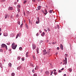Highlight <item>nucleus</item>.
<instances>
[{
    "instance_id": "774afa93",
    "label": "nucleus",
    "mask_w": 76,
    "mask_h": 76,
    "mask_svg": "<svg viewBox=\"0 0 76 76\" xmlns=\"http://www.w3.org/2000/svg\"><path fill=\"white\" fill-rule=\"evenodd\" d=\"M45 12H47V10H45Z\"/></svg>"
},
{
    "instance_id": "72a5a7b5",
    "label": "nucleus",
    "mask_w": 76,
    "mask_h": 76,
    "mask_svg": "<svg viewBox=\"0 0 76 76\" xmlns=\"http://www.w3.org/2000/svg\"><path fill=\"white\" fill-rule=\"evenodd\" d=\"M18 25H20V21H18Z\"/></svg>"
},
{
    "instance_id": "f257e3e1",
    "label": "nucleus",
    "mask_w": 76,
    "mask_h": 76,
    "mask_svg": "<svg viewBox=\"0 0 76 76\" xmlns=\"http://www.w3.org/2000/svg\"><path fill=\"white\" fill-rule=\"evenodd\" d=\"M15 43H13L12 45V48L13 50H15L16 49V48L17 47V45H15Z\"/></svg>"
},
{
    "instance_id": "b1692460",
    "label": "nucleus",
    "mask_w": 76,
    "mask_h": 76,
    "mask_svg": "<svg viewBox=\"0 0 76 76\" xmlns=\"http://www.w3.org/2000/svg\"><path fill=\"white\" fill-rule=\"evenodd\" d=\"M36 23H37V24H38V23H39V21H36Z\"/></svg>"
},
{
    "instance_id": "de8ad7c7",
    "label": "nucleus",
    "mask_w": 76,
    "mask_h": 76,
    "mask_svg": "<svg viewBox=\"0 0 76 76\" xmlns=\"http://www.w3.org/2000/svg\"><path fill=\"white\" fill-rule=\"evenodd\" d=\"M27 2V1H24V2H23V3H24V4H25Z\"/></svg>"
},
{
    "instance_id": "2f4dec72",
    "label": "nucleus",
    "mask_w": 76,
    "mask_h": 76,
    "mask_svg": "<svg viewBox=\"0 0 76 76\" xmlns=\"http://www.w3.org/2000/svg\"><path fill=\"white\" fill-rule=\"evenodd\" d=\"M21 60H22V61H24V60H25V58H22Z\"/></svg>"
},
{
    "instance_id": "bf43d9fd",
    "label": "nucleus",
    "mask_w": 76,
    "mask_h": 76,
    "mask_svg": "<svg viewBox=\"0 0 76 76\" xmlns=\"http://www.w3.org/2000/svg\"><path fill=\"white\" fill-rule=\"evenodd\" d=\"M9 51H11V49H9Z\"/></svg>"
},
{
    "instance_id": "680f3d73",
    "label": "nucleus",
    "mask_w": 76,
    "mask_h": 76,
    "mask_svg": "<svg viewBox=\"0 0 76 76\" xmlns=\"http://www.w3.org/2000/svg\"><path fill=\"white\" fill-rule=\"evenodd\" d=\"M66 76V74H64V76Z\"/></svg>"
},
{
    "instance_id": "dca6fc26",
    "label": "nucleus",
    "mask_w": 76,
    "mask_h": 76,
    "mask_svg": "<svg viewBox=\"0 0 76 76\" xmlns=\"http://www.w3.org/2000/svg\"><path fill=\"white\" fill-rule=\"evenodd\" d=\"M25 26L26 28H27V29H28V25H27L26 23L25 24Z\"/></svg>"
},
{
    "instance_id": "69168bd1",
    "label": "nucleus",
    "mask_w": 76,
    "mask_h": 76,
    "mask_svg": "<svg viewBox=\"0 0 76 76\" xmlns=\"http://www.w3.org/2000/svg\"><path fill=\"white\" fill-rule=\"evenodd\" d=\"M1 35V33H0V36Z\"/></svg>"
},
{
    "instance_id": "052dcab7",
    "label": "nucleus",
    "mask_w": 76,
    "mask_h": 76,
    "mask_svg": "<svg viewBox=\"0 0 76 76\" xmlns=\"http://www.w3.org/2000/svg\"><path fill=\"white\" fill-rule=\"evenodd\" d=\"M6 1V0H3V2H4Z\"/></svg>"
},
{
    "instance_id": "5701e85b",
    "label": "nucleus",
    "mask_w": 76,
    "mask_h": 76,
    "mask_svg": "<svg viewBox=\"0 0 76 76\" xmlns=\"http://www.w3.org/2000/svg\"><path fill=\"white\" fill-rule=\"evenodd\" d=\"M45 73L47 74H48V73H49V72L48 71H46L45 72Z\"/></svg>"
},
{
    "instance_id": "412c9836",
    "label": "nucleus",
    "mask_w": 76,
    "mask_h": 76,
    "mask_svg": "<svg viewBox=\"0 0 76 76\" xmlns=\"http://www.w3.org/2000/svg\"><path fill=\"white\" fill-rule=\"evenodd\" d=\"M19 49L20 50V51H22V48L20 47L19 48Z\"/></svg>"
},
{
    "instance_id": "423d86ee",
    "label": "nucleus",
    "mask_w": 76,
    "mask_h": 76,
    "mask_svg": "<svg viewBox=\"0 0 76 76\" xmlns=\"http://www.w3.org/2000/svg\"><path fill=\"white\" fill-rule=\"evenodd\" d=\"M20 33L19 34H18L16 36V38L17 39V38H18V37H20Z\"/></svg>"
},
{
    "instance_id": "0e129e2a",
    "label": "nucleus",
    "mask_w": 76,
    "mask_h": 76,
    "mask_svg": "<svg viewBox=\"0 0 76 76\" xmlns=\"http://www.w3.org/2000/svg\"><path fill=\"white\" fill-rule=\"evenodd\" d=\"M1 29L0 28V32H1Z\"/></svg>"
},
{
    "instance_id": "5fc2aeb1",
    "label": "nucleus",
    "mask_w": 76,
    "mask_h": 76,
    "mask_svg": "<svg viewBox=\"0 0 76 76\" xmlns=\"http://www.w3.org/2000/svg\"><path fill=\"white\" fill-rule=\"evenodd\" d=\"M44 31H45V32H47L48 30H46L45 29H44Z\"/></svg>"
},
{
    "instance_id": "c85d7f7f",
    "label": "nucleus",
    "mask_w": 76,
    "mask_h": 76,
    "mask_svg": "<svg viewBox=\"0 0 76 76\" xmlns=\"http://www.w3.org/2000/svg\"><path fill=\"white\" fill-rule=\"evenodd\" d=\"M65 57H67L68 56V55L67 54H65L64 55Z\"/></svg>"
},
{
    "instance_id": "2eb2a0df",
    "label": "nucleus",
    "mask_w": 76,
    "mask_h": 76,
    "mask_svg": "<svg viewBox=\"0 0 76 76\" xmlns=\"http://www.w3.org/2000/svg\"><path fill=\"white\" fill-rule=\"evenodd\" d=\"M38 9L39 10H40L41 9V6H39L37 7Z\"/></svg>"
},
{
    "instance_id": "c03bdc74",
    "label": "nucleus",
    "mask_w": 76,
    "mask_h": 76,
    "mask_svg": "<svg viewBox=\"0 0 76 76\" xmlns=\"http://www.w3.org/2000/svg\"><path fill=\"white\" fill-rule=\"evenodd\" d=\"M18 12H20V9H18Z\"/></svg>"
},
{
    "instance_id": "3c124183",
    "label": "nucleus",
    "mask_w": 76,
    "mask_h": 76,
    "mask_svg": "<svg viewBox=\"0 0 76 76\" xmlns=\"http://www.w3.org/2000/svg\"><path fill=\"white\" fill-rule=\"evenodd\" d=\"M18 7H19V8H20V5H18Z\"/></svg>"
},
{
    "instance_id": "7c9ffc66",
    "label": "nucleus",
    "mask_w": 76,
    "mask_h": 76,
    "mask_svg": "<svg viewBox=\"0 0 76 76\" xmlns=\"http://www.w3.org/2000/svg\"><path fill=\"white\" fill-rule=\"evenodd\" d=\"M57 28H58V29H59V25H57Z\"/></svg>"
},
{
    "instance_id": "6e6d98bb",
    "label": "nucleus",
    "mask_w": 76,
    "mask_h": 76,
    "mask_svg": "<svg viewBox=\"0 0 76 76\" xmlns=\"http://www.w3.org/2000/svg\"><path fill=\"white\" fill-rule=\"evenodd\" d=\"M32 1H33L34 2H35V0H32Z\"/></svg>"
},
{
    "instance_id": "e433bc0d",
    "label": "nucleus",
    "mask_w": 76,
    "mask_h": 76,
    "mask_svg": "<svg viewBox=\"0 0 76 76\" xmlns=\"http://www.w3.org/2000/svg\"><path fill=\"white\" fill-rule=\"evenodd\" d=\"M52 44H56V42H53L52 43Z\"/></svg>"
},
{
    "instance_id": "20e7f679",
    "label": "nucleus",
    "mask_w": 76,
    "mask_h": 76,
    "mask_svg": "<svg viewBox=\"0 0 76 76\" xmlns=\"http://www.w3.org/2000/svg\"><path fill=\"white\" fill-rule=\"evenodd\" d=\"M9 18V15L7 14H5V19H7V18Z\"/></svg>"
},
{
    "instance_id": "4c0bfd02",
    "label": "nucleus",
    "mask_w": 76,
    "mask_h": 76,
    "mask_svg": "<svg viewBox=\"0 0 76 76\" xmlns=\"http://www.w3.org/2000/svg\"><path fill=\"white\" fill-rule=\"evenodd\" d=\"M17 2H15L14 3V4H15V5H16V4H17Z\"/></svg>"
},
{
    "instance_id": "6e6552de",
    "label": "nucleus",
    "mask_w": 76,
    "mask_h": 76,
    "mask_svg": "<svg viewBox=\"0 0 76 76\" xmlns=\"http://www.w3.org/2000/svg\"><path fill=\"white\" fill-rule=\"evenodd\" d=\"M60 45H61L60 46V48L62 50H63V45L61 44Z\"/></svg>"
},
{
    "instance_id": "ea45409f",
    "label": "nucleus",
    "mask_w": 76,
    "mask_h": 76,
    "mask_svg": "<svg viewBox=\"0 0 76 76\" xmlns=\"http://www.w3.org/2000/svg\"><path fill=\"white\" fill-rule=\"evenodd\" d=\"M36 35L37 37H38V36H39V34H38V33H37L36 34Z\"/></svg>"
},
{
    "instance_id": "f3484780",
    "label": "nucleus",
    "mask_w": 76,
    "mask_h": 76,
    "mask_svg": "<svg viewBox=\"0 0 76 76\" xmlns=\"http://www.w3.org/2000/svg\"><path fill=\"white\" fill-rule=\"evenodd\" d=\"M0 67L1 68V69L3 68V67L2 66V64L1 63H0Z\"/></svg>"
},
{
    "instance_id": "473e14b6",
    "label": "nucleus",
    "mask_w": 76,
    "mask_h": 76,
    "mask_svg": "<svg viewBox=\"0 0 76 76\" xmlns=\"http://www.w3.org/2000/svg\"><path fill=\"white\" fill-rule=\"evenodd\" d=\"M42 42H43V41L42 40H41V41H40V45H41V43H42Z\"/></svg>"
},
{
    "instance_id": "a878e982",
    "label": "nucleus",
    "mask_w": 76,
    "mask_h": 76,
    "mask_svg": "<svg viewBox=\"0 0 76 76\" xmlns=\"http://www.w3.org/2000/svg\"><path fill=\"white\" fill-rule=\"evenodd\" d=\"M37 21H39V17H37Z\"/></svg>"
},
{
    "instance_id": "f03ea898",
    "label": "nucleus",
    "mask_w": 76,
    "mask_h": 76,
    "mask_svg": "<svg viewBox=\"0 0 76 76\" xmlns=\"http://www.w3.org/2000/svg\"><path fill=\"white\" fill-rule=\"evenodd\" d=\"M1 48H5L7 50V47L6 45L4 44H2L1 45Z\"/></svg>"
},
{
    "instance_id": "79ce46f5",
    "label": "nucleus",
    "mask_w": 76,
    "mask_h": 76,
    "mask_svg": "<svg viewBox=\"0 0 76 76\" xmlns=\"http://www.w3.org/2000/svg\"><path fill=\"white\" fill-rule=\"evenodd\" d=\"M43 53H45V52H46V50H45V49L43 50Z\"/></svg>"
},
{
    "instance_id": "864d4df0",
    "label": "nucleus",
    "mask_w": 76,
    "mask_h": 76,
    "mask_svg": "<svg viewBox=\"0 0 76 76\" xmlns=\"http://www.w3.org/2000/svg\"><path fill=\"white\" fill-rule=\"evenodd\" d=\"M64 70V68H62L61 69V70Z\"/></svg>"
},
{
    "instance_id": "c9c22d12",
    "label": "nucleus",
    "mask_w": 76,
    "mask_h": 76,
    "mask_svg": "<svg viewBox=\"0 0 76 76\" xmlns=\"http://www.w3.org/2000/svg\"><path fill=\"white\" fill-rule=\"evenodd\" d=\"M0 51L1 52H3V49H0Z\"/></svg>"
},
{
    "instance_id": "a19ab883",
    "label": "nucleus",
    "mask_w": 76,
    "mask_h": 76,
    "mask_svg": "<svg viewBox=\"0 0 76 76\" xmlns=\"http://www.w3.org/2000/svg\"><path fill=\"white\" fill-rule=\"evenodd\" d=\"M69 72H72V69H69Z\"/></svg>"
},
{
    "instance_id": "6ab92c4d",
    "label": "nucleus",
    "mask_w": 76,
    "mask_h": 76,
    "mask_svg": "<svg viewBox=\"0 0 76 76\" xmlns=\"http://www.w3.org/2000/svg\"><path fill=\"white\" fill-rule=\"evenodd\" d=\"M48 53V52H45V53H43V54L44 55H45V54H47Z\"/></svg>"
},
{
    "instance_id": "1a4fd4ad",
    "label": "nucleus",
    "mask_w": 76,
    "mask_h": 76,
    "mask_svg": "<svg viewBox=\"0 0 76 76\" xmlns=\"http://www.w3.org/2000/svg\"><path fill=\"white\" fill-rule=\"evenodd\" d=\"M36 50L37 52V53L38 54L39 53V48H37Z\"/></svg>"
},
{
    "instance_id": "58836bf2",
    "label": "nucleus",
    "mask_w": 76,
    "mask_h": 76,
    "mask_svg": "<svg viewBox=\"0 0 76 76\" xmlns=\"http://www.w3.org/2000/svg\"><path fill=\"white\" fill-rule=\"evenodd\" d=\"M54 74L55 75H57V73L56 72H54Z\"/></svg>"
},
{
    "instance_id": "8fccbe9b",
    "label": "nucleus",
    "mask_w": 76,
    "mask_h": 76,
    "mask_svg": "<svg viewBox=\"0 0 76 76\" xmlns=\"http://www.w3.org/2000/svg\"><path fill=\"white\" fill-rule=\"evenodd\" d=\"M58 72L59 73H61V70H59L58 71Z\"/></svg>"
},
{
    "instance_id": "cd10ccee",
    "label": "nucleus",
    "mask_w": 76,
    "mask_h": 76,
    "mask_svg": "<svg viewBox=\"0 0 76 76\" xmlns=\"http://www.w3.org/2000/svg\"><path fill=\"white\" fill-rule=\"evenodd\" d=\"M47 29H48V31H50V29L49 28H47Z\"/></svg>"
},
{
    "instance_id": "4468645a",
    "label": "nucleus",
    "mask_w": 76,
    "mask_h": 76,
    "mask_svg": "<svg viewBox=\"0 0 76 76\" xmlns=\"http://www.w3.org/2000/svg\"><path fill=\"white\" fill-rule=\"evenodd\" d=\"M41 35L42 37H44L45 35V32H43L42 34H41Z\"/></svg>"
},
{
    "instance_id": "aec40b11",
    "label": "nucleus",
    "mask_w": 76,
    "mask_h": 76,
    "mask_svg": "<svg viewBox=\"0 0 76 76\" xmlns=\"http://www.w3.org/2000/svg\"><path fill=\"white\" fill-rule=\"evenodd\" d=\"M28 52L26 53V57H28Z\"/></svg>"
},
{
    "instance_id": "4be33fe9",
    "label": "nucleus",
    "mask_w": 76,
    "mask_h": 76,
    "mask_svg": "<svg viewBox=\"0 0 76 76\" xmlns=\"http://www.w3.org/2000/svg\"><path fill=\"white\" fill-rule=\"evenodd\" d=\"M11 75L12 76H15V73H12L11 74Z\"/></svg>"
},
{
    "instance_id": "f8f14e48",
    "label": "nucleus",
    "mask_w": 76,
    "mask_h": 76,
    "mask_svg": "<svg viewBox=\"0 0 76 76\" xmlns=\"http://www.w3.org/2000/svg\"><path fill=\"white\" fill-rule=\"evenodd\" d=\"M21 67H22V66H20L17 68V70H20V69H21Z\"/></svg>"
},
{
    "instance_id": "ddd939ff",
    "label": "nucleus",
    "mask_w": 76,
    "mask_h": 76,
    "mask_svg": "<svg viewBox=\"0 0 76 76\" xmlns=\"http://www.w3.org/2000/svg\"><path fill=\"white\" fill-rule=\"evenodd\" d=\"M9 67H12V63H9L8 64Z\"/></svg>"
},
{
    "instance_id": "9d476101",
    "label": "nucleus",
    "mask_w": 76,
    "mask_h": 76,
    "mask_svg": "<svg viewBox=\"0 0 76 76\" xmlns=\"http://www.w3.org/2000/svg\"><path fill=\"white\" fill-rule=\"evenodd\" d=\"M65 65H66L67 64V57H65Z\"/></svg>"
},
{
    "instance_id": "39448f33",
    "label": "nucleus",
    "mask_w": 76,
    "mask_h": 76,
    "mask_svg": "<svg viewBox=\"0 0 76 76\" xmlns=\"http://www.w3.org/2000/svg\"><path fill=\"white\" fill-rule=\"evenodd\" d=\"M15 36V34L13 33H11L10 35V37H13Z\"/></svg>"
},
{
    "instance_id": "9b49d317",
    "label": "nucleus",
    "mask_w": 76,
    "mask_h": 76,
    "mask_svg": "<svg viewBox=\"0 0 76 76\" xmlns=\"http://www.w3.org/2000/svg\"><path fill=\"white\" fill-rule=\"evenodd\" d=\"M8 35V34L6 33H5L4 34V37H7Z\"/></svg>"
},
{
    "instance_id": "603ef678",
    "label": "nucleus",
    "mask_w": 76,
    "mask_h": 76,
    "mask_svg": "<svg viewBox=\"0 0 76 76\" xmlns=\"http://www.w3.org/2000/svg\"><path fill=\"white\" fill-rule=\"evenodd\" d=\"M23 14L24 15V16H25V12H23Z\"/></svg>"
},
{
    "instance_id": "37998d69",
    "label": "nucleus",
    "mask_w": 76,
    "mask_h": 76,
    "mask_svg": "<svg viewBox=\"0 0 76 76\" xmlns=\"http://www.w3.org/2000/svg\"><path fill=\"white\" fill-rule=\"evenodd\" d=\"M32 72L33 73H34L35 72V70H34V69H33Z\"/></svg>"
},
{
    "instance_id": "bb28decb",
    "label": "nucleus",
    "mask_w": 76,
    "mask_h": 76,
    "mask_svg": "<svg viewBox=\"0 0 76 76\" xmlns=\"http://www.w3.org/2000/svg\"><path fill=\"white\" fill-rule=\"evenodd\" d=\"M53 10H50L49 11V13H52Z\"/></svg>"
},
{
    "instance_id": "c756f323",
    "label": "nucleus",
    "mask_w": 76,
    "mask_h": 76,
    "mask_svg": "<svg viewBox=\"0 0 76 76\" xmlns=\"http://www.w3.org/2000/svg\"><path fill=\"white\" fill-rule=\"evenodd\" d=\"M22 26H23V23H22L20 26V28H22Z\"/></svg>"
},
{
    "instance_id": "338daca9",
    "label": "nucleus",
    "mask_w": 76,
    "mask_h": 76,
    "mask_svg": "<svg viewBox=\"0 0 76 76\" xmlns=\"http://www.w3.org/2000/svg\"><path fill=\"white\" fill-rule=\"evenodd\" d=\"M58 53H56V55H57V54Z\"/></svg>"
},
{
    "instance_id": "49530a36",
    "label": "nucleus",
    "mask_w": 76,
    "mask_h": 76,
    "mask_svg": "<svg viewBox=\"0 0 76 76\" xmlns=\"http://www.w3.org/2000/svg\"><path fill=\"white\" fill-rule=\"evenodd\" d=\"M47 52H48V54H49V53H50V51L48 50L47 51Z\"/></svg>"
},
{
    "instance_id": "4d7b16f0",
    "label": "nucleus",
    "mask_w": 76,
    "mask_h": 76,
    "mask_svg": "<svg viewBox=\"0 0 76 76\" xmlns=\"http://www.w3.org/2000/svg\"><path fill=\"white\" fill-rule=\"evenodd\" d=\"M54 72H56V69H54L53 70Z\"/></svg>"
},
{
    "instance_id": "f704fd0d",
    "label": "nucleus",
    "mask_w": 76,
    "mask_h": 76,
    "mask_svg": "<svg viewBox=\"0 0 76 76\" xmlns=\"http://www.w3.org/2000/svg\"><path fill=\"white\" fill-rule=\"evenodd\" d=\"M34 76H37V74H34V75H33Z\"/></svg>"
},
{
    "instance_id": "393cba45",
    "label": "nucleus",
    "mask_w": 76,
    "mask_h": 76,
    "mask_svg": "<svg viewBox=\"0 0 76 76\" xmlns=\"http://www.w3.org/2000/svg\"><path fill=\"white\" fill-rule=\"evenodd\" d=\"M30 65L31 66H32V67H34V65H33V64H32L31 63L30 64Z\"/></svg>"
},
{
    "instance_id": "e2e57ef3",
    "label": "nucleus",
    "mask_w": 76,
    "mask_h": 76,
    "mask_svg": "<svg viewBox=\"0 0 76 76\" xmlns=\"http://www.w3.org/2000/svg\"><path fill=\"white\" fill-rule=\"evenodd\" d=\"M63 65H64V64H65V62L63 63Z\"/></svg>"
},
{
    "instance_id": "13d9d810",
    "label": "nucleus",
    "mask_w": 76,
    "mask_h": 76,
    "mask_svg": "<svg viewBox=\"0 0 76 76\" xmlns=\"http://www.w3.org/2000/svg\"><path fill=\"white\" fill-rule=\"evenodd\" d=\"M39 31L40 33H41L42 32V31L41 30H39Z\"/></svg>"
},
{
    "instance_id": "09e8293b",
    "label": "nucleus",
    "mask_w": 76,
    "mask_h": 76,
    "mask_svg": "<svg viewBox=\"0 0 76 76\" xmlns=\"http://www.w3.org/2000/svg\"><path fill=\"white\" fill-rule=\"evenodd\" d=\"M7 45H10V43H7Z\"/></svg>"
},
{
    "instance_id": "a18cd8bd",
    "label": "nucleus",
    "mask_w": 76,
    "mask_h": 76,
    "mask_svg": "<svg viewBox=\"0 0 76 76\" xmlns=\"http://www.w3.org/2000/svg\"><path fill=\"white\" fill-rule=\"evenodd\" d=\"M60 49V48H59V47H57V50H59Z\"/></svg>"
},
{
    "instance_id": "a211bd4d",
    "label": "nucleus",
    "mask_w": 76,
    "mask_h": 76,
    "mask_svg": "<svg viewBox=\"0 0 76 76\" xmlns=\"http://www.w3.org/2000/svg\"><path fill=\"white\" fill-rule=\"evenodd\" d=\"M20 59V56H18L17 60H19Z\"/></svg>"
},
{
    "instance_id": "0eeeda50",
    "label": "nucleus",
    "mask_w": 76,
    "mask_h": 76,
    "mask_svg": "<svg viewBox=\"0 0 76 76\" xmlns=\"http://www.w3.org/2000/svg\"><path fill=\"white\" fill-rule=\"evenodd\" d=\"M13 8L12 7H9V10H13Z\"/></svg>"
},
{
    "instance_id": "7ed1b4c3",
    "label": "nucleus",
    "mask_w": 76,
    "mask_h": 76,
    "mask_svg": "<svg viewBox=\"0 0 76 76\" xmlns=\"http://www.w3.org/2000/svg\"><path fill=\"white\" fill-rule=\"evenodd\" d=\"M32 48L33 50H35V49L36 48V45H35L34 44H33Z\"/></svg>"
}]
</instances>
